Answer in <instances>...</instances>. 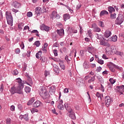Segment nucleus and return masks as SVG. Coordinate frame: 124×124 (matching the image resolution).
Returning <instances> with one entry per match:
<instances>
[{"label": "nucleus", "instance_id": "nucleus-1", "mask_svg": "<svg viewBox=\"0 0 124 124\" xmlns=\"http://www.w3.org/2000/svg\"><path fill=\"white\" fill-rule=\"evenodd\" d=\"M39 93L43 99L48 100L50 98V94H49L48 91L45 90L44 86H41L40 87Z\"/></svg>", "mask_w": 124, "mask_h": 124}, {"label": "nucleus", "instance_id": "nucleus-2", "mask_svg": "<svg viewBox=\"0 0 124 124\" xmlns=\"http://www.w3.org/2000/svg\"><path fill=\"white\" fill-rule=\"evenodd\" d=\"M10 92L12 94H15V93H18V94H23V86H21L20 87L18 86L16 87L15 86H13L9 90Z\"/></svg>", "mask_w": 124, "mask_h": 124}, {"label": "nucleus", "instance_id": "nucleus-3", "mask_svg": "<svg viewBox=\"0 0 124 124\" xmlns=\"http://www.w3.org/2000/svg\"><path fill=\"white\" fill-rule=\"evenodd\" d=\"M6 18L7 19V24L11 27L13 26V17L11 13L6 12Z\"/></svg>", "mask_w": 124, "mask_h": 124}, {"label": "nucleus", "instance_id": "nucleus-4", "mask_svg": "<svg viewBox=\"0 0 124 124\" xmlns=\"http://www.w3.org/2000/svg\"><path fill=\"white\" fill-rule=\"evenodd\" d=\"M124 17L122 14L118 15V17L116 18L115 20V24L116 25H122L123 23H124Z\"/></svg>", "mask_w": 124, "mask_h": 124}, {"label": "nucleus", "instance_id": "nucleus-5", "mask_svg": "<svg viewBox=\"0 0 124 124\" xmlns=\"http://www.w3.org/2000/svg\"><path fill=\"white\" fill-rule=\"evenodd\" d=\"M105 103L107 107H109L112 103H113V100L109 96L105 97Z\"/></svg>", "mask_w": 124, "mask_h": 124}, {"label": "nucleus", "instance_id": "nucleus-6", "mask_svg": "<svg viewBox=\"0 0 124 124\" xmlns=\"http://www.w3.org/2000/svg\"><path fill=\"white\" fill-rule=\"evenodd\" d=\"M116 92L120 93V94H124V85L116 86Z\"/></svg>", "mask_w": 124, "mask_h": 124}, {"label": "nucleus", "instance_id": "nucleus-7", "mask_svg": "<svg viewBox=\"0 0 124 124\" xmlns=\"http://www.w3.org/2000/svg\"><path fill=\"white\" fill-rule=\"evenodd\" d=\"M42 13V11L41 10V7H37L35 8V14L36 16H40V14Z\"/></svg>", "mask_w": 124, "mask_h": 124}, {"label": "nucleus", "instance_id": "nucleus-8", "mask_svg": "<svg viewBox=\"0 0 124 124\" xmlns=\"http://www.w3.org/2000/svg\"><path fill=\"white\" fill-rule=\"evenodd\" d=\"M106 53L108 56H111L112 54V49H111V46H107L106 48Z\"/></svg>", "mask_w": 124, "mask_h": 124}, {"label": "nucleus", "instance_id": "nucleus-9", "mask_svg": "<svg viewBox=\"0 0 124 124\" xmlns=\"http://www.w3.org/2000/svg\"><path fill=\"white\" fill-rule=\"evenodd\" d=\"M107 41H113L114 42H116L118 39V37H117V35L112 36V37H110V38H108V39H105Z\"/></svg>", "mask_w": 124, "mask_h": 124}, {"label": "nucleus", "instance_id": "nucleus-10", "mask_svg": "<svg viewBox=\"0 0 124 124\" xmlns=\"http://www.w3.org/2000/svg\"><path fill=\"white\" fill-rule=\"evenodd\" d=\"M100 45L105 46L106 47H110V45L108 42H105L104 40H100L99 41Z\"/></svg>", "mask_w": 124, "mask_h": 124}, {"label": "nucleus", "instance_id": "nucleus-11", "mask_svg": "<svg viewBox=\"0 0 124 124\" xmlns=\"http://www.w3.org/2000/svg\"><path fill=\"white\" fill-rule=\"evenodd\" d=\"M56 86L53 85L49 87V92L51 94H55V92H56Z\"/></svg>", "mask_w": 124, "mask_h": 124}, {"label": "nucleus", "instance_id": "nucleus-12", "mask_svg": "<svg viewBox=\"0 0 124 124\" xmlns=\"http://www.w3.org/2000/svg\"><path fill=\"white\" fill-rule=\"evenodd\" d=\"M76 84L78 86H80L83 84V78H76Z\"/></svg>", "mask_w": 124, "mask_h": 124}, {"label": "nucleus", "instance_id": "nucleus-13", "mask_svg": "<svg viewBox=\"0 0 124 124\" xmlns=\"http://www.w3.org/2000/svg\"><path fill=\"white\" fill-rule=\"evenodd\" d=\"M111 34H112V33L111 32V31L109 30H107L105 32L104 36V37L108 39V37H110V36H111Z\"/></svg>", "mask_w": 124, "mask_h": 124}, {"label": "nucleus", "instance_id": "nucleus-14", "mask_svg": "<svg viewBox=\"0 0 124 124\" xmlns=\"http://www.w3.org/2000/svg\"><path fill=\"white\" fill-rule=\"evenodd\" d=\"M16 83H18V87L21 88V86H22L23 89H24V83L22 82V79L20 78H16Z\"/></svg>", "mask_w": 124, "mask_h": 124}, {"label": "nucleus", "instance_id": "nucleus-15", "mask_svg": "<svg viewBox=\"0 0 124 124\" xmlns=\"http://www.w3.org/2000/svg\"><path fill=\"white\" fill-rule=\"evenodd\" d=\"M59 15L57 14V12L56 11H54L52 12L51 15H50V17L51 19H54L55 18H58Z\"/></svg>", "mask_w": 124, "mask_h": 124}, {"label": "nucleus", "instance_id": "nucleus-16", "mask_svg": "<svg viewBox=\"0 0 124 124\" xmlns=\"http://www.w3.org/2000/svg\"><path fill=\"white\" fill-rule=\"evenodd\" d=\"M42 103L40 101H36L33 104V106L35 108H38L41 105Z\"/></svg>", "mask_w": 124, "mask_h": 124}, {"label": "nucleus", "instance_id": "nucleus-17", "mask_svg": "<svg viewBox=\"0 0 124 124\" xmlns=\"http://www.w3.org/2000/svg\"><path fill=\"white\" fill-rule=\"evenodd\" d=\"M63 18L64 19V21H66L67 20H69V19H70V15L69 14H66L63 15Z\"/></svg>", "mask_w": 124, "mask_h": 124}, {"label": "nucleus", "instance_id": "nucleus-18", "mask_svg": "<svg viewBox=\"0 0 124 124\" xmlns=\"http://www.w3.org/2000/svg\"><path fill=\"white\" fill-rule=\"evenodd\" d=\"M13 5H14V7H15V8H19L20 6H21V3L17 1L14 2L13 3Z\"/></svg>", "mask_w": 124, "mask_h": 124}, {"label": "nucleus", "instance_id": "nucleus-19", "mask_svg": "<svg viewBox=\"0 0 124 124\" xmlns=\"http://www.w3.org/2000/svg\"><path fill=\"white\" fill-rule=\"evenodd\" d=\"M57 33L60 36H62L64 35V32L63 29L57 30Z\"/></svg>", "mask_w": 124, "mask_h": 124}, {"label": "nucleus", "instance_id": "nucleus-20", "mask_svg": "<svg viewBox=\"0 0 124 124\" xmlns=\"http://www.w3.org/2000/svg\"><path fill=\"white\" fill-rule=\"evenodd\" d=\"M41 30H44L46 31H49V27L43 25L41 27Z\"/></svg>", "mask_w": 124, "mask_h": 124}, {"label": "nucleus", "instance_id": "nucleus-21", "mask_svg": "<svg viewBox=\"0 0 124 124\" xmlns=\"http://www.w3.org/2000/svg\"><path fill=\"white\" fill-rule=\"evenodd\" d=\"M111 52L112 55L114 54H116V53H117V48H116V47L114 46H111Z\"/></svg>", "mask_w": 124, "mask_h": 124}, {"label": "nucleus", "instance_id": "nucleus-22", "mask_svg": "<svg viewBox=\"0 0 124 124\" xmlns=\"http://www.w3.org/2000/svg\"><path fill=\"white\" fill-rule=\"evenodd\" d=\"M95 80V75H94V76L93 77H92L90 79H89L88 80V83L89 84H91L92 82H94V81Z\"/></svg>", "mask_w": 124, "mask_h": 124}, {"label": "nucleus", "instance_id": "nucleus-23", "mask_svg": "<svg viewBox=\"0 0 124 124\" xmlns=\"http://www.w3.org/2000/svg\"><path fill=\"white\" fill-rule=\"evenodd\" d=\"M69 117L71 118L72 120H76V117L75 116V113L73 112L70 113L69 114Z\"/></svg>", "mask_w": 124, "mask_h": 124}, {"label": "nucleus", "instance_id": "nucleus-24", "mask_svg": "<svg viewBox=\"0 0 124 124\" xmlns=\"http://www.w3.org/2000/svg\"><path fill=\"white\" fill-rule=\"evenodd\" d=\"M108 14V12L106 10L102 11L100 13V17H102V16H104V15H107Z\"/></svg>", "mask_w": 124, "mask_h": 124}, {"label": "nucleus", "instance_id": "nucleus-25", "mask_svg": "<svg viewBox=\"0 0 124 124\" xmlns=\"http://www.w3.org/2000/svg\"><path fill=\"white\" fill-rule=\"evenodd\" d=\"M34 101V98L33 97L29 101V102L27 103V105H28V106H30V105H31V104L33 103Z\"/></svg>", "mask_w": 124, "mask_h": 124}, {"label": "nucleus", "instance_id": "nucleus-26", "mask_svg": "<svg viewBox=\"0 0 124 124\" xmlns=\"http://www.w3.org/2000/svg\"><path fill=\"white\" fill-rule=\"evenodd\" d=\"M108 10L110 13L115 12V9L113 7H111V6L108 7Z\"/></svg>", "mask_w": 124, "mask_h": 124}, {"label": "nucleus", "instance_id": "nucleus-27", "mask_svg": "<svg viewBox=\"0 0 124 124\" xmlns=\"http://www.w3.org/2000/svg\"><path fill=\"white\" fill-rule=\"evenodd\" d=\"M23 118L25 121H28L29 120V115L28 114H25V115H24L23 116H21V119L22 120V119H23Z\"/></svg>", "mask_w": 124, "mask_h": 124}, {"label": "nucleus", "instance_id": "nucleus-28", "mask_svg": "<svg viewBox=\"0 0 124 124\" xmlns=\"http://www.w3.org/2000/svg\"><path fill=\"white\" fill-rule=\"evenodd\" d=\"M94 31H97V32H100V31H101V30L98 27L95 26L94 27Z\"/></svg>", "mask_w": 124, "mask_h": 124}, {"label": "nucleus", "instance_id": "nucleus-29", "mask_svg": "<svg viewBox=\"0 0 124 124\" xmlns=\"http://www.w3.org/2000/svg\"><path fill=\"white\" fill-rule=\"evenodd\" d=\"M101 95L103 96V94H100L99 92L96 93V97H98V98H100L101 100H102V98H101Z\"/></svg>", "mask_w": 124, "mask_h": 124}, {"label": "nucleus", "instance_id": "nucleus-30", "mask_svg": "<svg viewBox=\"0 0 124 124\" xmlns=\"http://www.w3.org/2000/svg\"><path fill=\"white\" fill-rule=\"evenodd\" d=\"M31 112L32 114H34V113H37L38 112V109L35 108H32L31 109Z\"/></svg>", "mask_w": 124, "mask_h": 124}, {"label": "nucleus", "instance_id": "nucleus-31", "mask_svg": "<svg viewBox=\"0 0 124 124\" xmlns=\"http://www.w3.org/2000/svg\"><path fill=\"white\" fill-rule=\"evenodd\" d=\"M88 51L89 53H90V54H93V48L91 46L88 47Z\"/></svg>", "mask_w": 124, "mask_h": 124}, {"label": "nucleus", "instance_id": "nucleus-32", "mask_svg": "<svg viewBox=\"0 0 124 124\" xmlns=\"http://www.w3.org/2000/svg\"><path fill=\"white\" fill-rule=\"evenodd\" d=\"M109 81L111 85L115 84L116 83V79H114L113 78H110Z\"/></svg>", "mask_w": 124, "mask_h": 124}, {"label": "nucleus", "instance_id": "nucleus-33", "mask_svg": "<svg viewBox=\"0 0 124 124\" xmlns=\"http://www.w3.org/2000/svg\"><path fill=\"white\" fill-rule=\"evenodd\" d=\"M83 67L84 68H89V67H90V64L89 63L84 62L83 63Z\"/></svg>", "mask_w": 124, "mask_h": 124}, {"label": "nucleus", "instance_id": "nucleus-34", "mask_svg": "<svg viewBox=\"0 0 124 124\" xmlns=\"http://www.w3.org/2000/svg\"><path fill=\"white\" fill-rule=\"evenodd\" d=\"M59 65H60V67L63 70H64V69H65V66L64 65V64H63V63H62V62L59 63Z\"/></svg>", "mask_w": 124, "mask_h": 124}, {"label": "nucleus", "instance_id": "nucleus-35", "mask_svg": "<svg viewBox=\"0 0 124 124\" xmlns=\"http://www.w3.org/2000/svg\"><path fill=\"white\" fill-rule=\"evenodd\" d=\"M25 92H26L27 93H30L31 92V88L27 86L25 88Z\"/></svg>", "mask_w": 124, "mask_h": 124}, {"label": "nucleus", "instance_id": "nucleus-36", "mask_svg": "<svg viewBox=\"0 0 124 124\" xmlns=\"http://www.w3.org/2000/svg\"><path fill=\"white\" fill-rule=\"evenodd\" d=\"M57 107L58 109H60V110H63V105L62 104H59Z\"/></svg>", "mask_w": 124, "mask_h": 124}, {"label": "nucleus", "instance_id": "nucleus-37", "mask_svg": "<svg viewBox=\"0 0 124 124\" xmlns=\"http://www.w3.org/2000/svg\"><path fill=\"white\" fill-rule=\"evenodd\" d=\"M65 60L67 62H70L71 61V58L68 57V56L66 55L65 57Z\"/></svg>", "mask_w": 124, "mask_h": 124}, {"label": "nucleus", "instance_id": "nucleus-38", "mask_svg": "<svg viewBox=\"0 0 124 124\" xmlns=\"http://www.w3.org/2000/svg\"><path fill=\"white\" fill-rule=\"evenodd\" d=\"M95 37H96V38H97V39H99L100 40L102 39V35L100 34H96Z\"/></svg>", "mask_w": 124, "mask_h": 124}, {"label": "nucleus", "instance_id": "nucleus-39", "mask_svg": "<svg viewBox=\"0 0 124 124\" xmlns=\"http://www.w3.org/2000/svg\"><path fill=\"white\" fill-rule=\"evenodd\" d=\"M88 34L90 38H92L93 37V34H92V30H89L88 31Z\"/></svg>", "mask_w": 124, "mask_h": 124}, {"label": "nucleus", "instance_id": "nucleus-40", "mask_svg": "<svg viewBox=\"0 0 124 124\" xmlns=\"http://www.w3.org/2000/svg\"><path fill=\"white\" fill-rule=\"evenodd\" d=\"M98 25L101 27V28H104V23L102 21H99Z\"/></svg>", "mask_w": 124, "mask_h": 124}, {"label": "nucleus", "instance_id": "nucleus-41", "mask_svg": "<svg viewBox=\"0 0 124 124\" xmlns=\"http://www.w3.org/2000/svg\"><path fill=\"white\" fill-rule=\"evenodd\" d=\"M116 55L118 56H120L121 57H123V55H124V53L120 51H116Z\"/></svg>", "mask_w": 124, "mask_h": 124}, {"label": "nucleus", "instance_id": "nucleus-42", "mask_svg": "<svg viewBox=\"0 0 124 124\" xmlns=\"http://www.w3.org/2000/svg\"><path fill=\"white\" fill-rule=\"evenodd\" d=\"M53 70L55 73H60V69L58 68H54Z\"/></svg>", "mask_w": 124, "mask_h": 124}, {"label": "nucleus", "instance_id": "nucleus-43", "mask_svg": "<svg viewBox=\"0 0 124 124\" xmlns=\"http://www.w3.org/2000/svg\"><path fill=\"white\" fill-rule=\"evenodd\" d=\"M34 44L36 47H39L40 46V42L39 41H36L35 42Z\"/></svg>", "mask_w": 124, "mask_h": 124}, {"label": "nucleus", "instance_id": "nucleus-44", "mask_svg": "<svg viewBox=\"0 0 124 124\" xmlns=\"http://www.w3.org/2000/svg\"><path fill=\"white\" fill-rule=\"evenodd\" d=\"M117 14L116 13H114L110 15V18L111 19H116V16Z\"/></svg>", "mask_w": 124, "mask_h": 124}, {"label": "nucleus", "instance_id": "nucleus-45", "mask_svg": "<svg viewBox=\"0 0 124 124\" xmlns=\"http://www.w3.org/2000/svg\"><path fill=\"white\" fill-rule=\"evenodd\" d=\"M66 110H67V111H68L69 113H73V110L71 109V108H70V107H68V108H67Z\"/></svg>", "mask_w": 124, "mask_h": 124}, {"label": "nucleus", "instance_id": "nucleus-46", "mask_svg": "<svg viewBox=\"0 0 124 124\" xmlns=\"http://www.w3.org/2000/svg\"><path fill=\"white\" fill-rule=\"evenodd\" d=\"M19 72H18V70H15L12 71V74L13 75H18Z\"/></svg>", "mask_w": 124, "mask_h": 124}, {"label": "nucleus", "instance_id": "nucleus-47", "mask_svg": "<svg viewBox=\"0 0 124 124\" xmlns=\"http://www.w3.org/2000/svg\"><path fill=\"white\" fill-rule=\"evenodd\" d=\"M27 17H32V13L31 12H28L27 14Z\"/></svg>", "mask_w": 124, "mask_h": 124}, {"label": "nucleus", "instance_id": "nucleus-48", "mask_svg": "<svg viewBox=\"0 0 124 124\" xmlns=\"http://www.w3.org/2000/svg\"><path fill=\"white\" fill-rule=\"evenodd\" d=\"M11 124V119L10 118H8L6 119V124Z\"/></svg>", "mask_w": 124, "mask_h": 124}, {"label": "nucleus", "instance_id": "nucleus-49", "mask_svg": "<svg viewBox=\"0 0 124 124\" xmlns=\"http://www.w3.org/2000/svg\"><path fill=\"white\" fill-rule=\"evenodd\" d=\"M48 75H50V72L47 71H45V76L46 77H47V76H48Z\"/></svg>", "mask_w": 124, "mask_h": 124}, {"label": "nucleus", "instance_id": "nucleus-50", "mask_svg": "<svg viewBox=\"0 0 124 124\" xmlns=\"http://www.w3.org/2000/svg\"><path fill=\"white\" fill-rule=\"evenodd\" d=\"M53 53H54V56H55V57L58 56V50H57V49H54V50H53Z\"/></svg>", "mask_w": 124, "mask_h": 124}, {"label": "nucleus", "instance_id": "nucleus-51", "mask_svg": "<svg viewBox=\"0 0 124 124\" xmlns=\"http://www.w3.org/2000/svg\"><path fill=\"white\" fill-rule=\"evenodd\" d=\"M20 52H21V50H20V48H16L15 50L16 54H20Z\"/></svg>", "mask_w": 124, "mask_h": 124}, {"label": "nucleus", "instance_id": "nucleus-52", "mask_svg": "<svg viewBox=\"0 0 124 124\" xmlns=\"http://www.w3.org/2000/svg\"><path fill=\"white\" fill-rule=\"evenodd\" d=\"M10 109L11 110V111H15V106L12 105L11 106L10 108Z\"/></svg>", "mask_w": 124, "mask_h": 124}, {"label": "nucleus", "instance_id": "nucleus-53", "mask_svg": "<svg viewBox=\"0 0 124 124\" xmlns=\"http://www.w3.org/2000/svg\"><path fill=\"white\" fill-rule=\"evenodd\" d=\"M101 69H102V68H101V67L100 66L97 67V69H96L97 72H100V71H101Z\"/></svg>", "mask_w": 124, "mask_h": 124}, {"label": "nucleus", "instance_id": "nucleus-54", "mask_svg": "<svg viewBox=\"0 0 124 124\" xmlns=\"http://www.w3.org/2000/svg\"><path fill=\"white\" fill-rule=\"evenodd\" d=\"M12 11H13V12H14L15 13H17V12H19V10L14 8H13L12 9Z\"/></svg>", "mask_w": 124, "mask_h": 124}, {"label": "nucleus", "instance_id": "nucleus-55", "mask_svg": "<svg viewBox=\"0 0 124 124\" xmlns=\"http://www.w3.org/2000/svg\"><path fill=\"white\" fill-rule=\"evenodd\" d=\"M42 13H44V12H46V8L45 7H43V8H41Z\"/></svg>", "mask_w": 124, "mask_h": 124}, {"label": "nucleus", "instance_id": "nucleus-56", "mask_svg": "<svg viewBox=\"0 0 124 124\" xmlns=\"http://www.w3.org/2000/svg\"><path fill=\"white\" fill-rule=\"evenodd\" d=\"M90 78H91V76H86L84 77V80L86 81V80H88V79H90Z\"/></svg>", "mask_w": 124, "mask_h": 124}, {"label": "nucleus", "instance_id": "nucleus-57", "mask_svg": "<svg viewBox=\"0 0 124 124\" xmlns=\"http://www.w3.org/2000/svg\"><path fill=\"white\" fill-rule=\"evenodd\" d=\"M108 89H109V90H112V84L110 83H108Z\"/></svg>", "mask_w": 124, "mask_h": 124}, {"label": "nucleus", "instance_id": "nucleus-58", "mask_svg": "<svg viewBox=\"0 0 124 124\" xmlns=\"http://www.w3.org/2000/svg\"><path fill=\"white\" fill-rule=\"evenodd\" d=\"M63 93H68V89L67 88L64 89Z\"/></svg>", "mask_w": 124, "mask_h": 124}, {"label": "nucleus", "instance_id": "nucleus-59", "mask_svg": "<svg viewBox=\"0 0 124 124\" xmlns=\"http://www.w3.org/2000/svg\"><path fill=\"white\" fill-rule=\"evenodd\" d=\"M81 6H82V4H81V3H79L77 5V9H79V8H80V7H81Z\"/></svg>", "mask_w": 124, "mask_h": 124}, {"label": "nucleus", "instance_id": "nucleus-60", "mask_svg": "<svg viewBox=\"0 0 124 124\" xmlns=\"http://www.w3.org/2000/svg\"><path fill=\"white\" fill-rule=\"evenodd\" d=\"M17 108L18 109H19V110H22V109H23V108L22 107V105H20V104H19L18 106H17Z\"/></svg>", "mask_w": 124, "mask_h": 124}, {"label": "nucleus", "instance_id": "nucleus-61", "mask_svg": "<svg viewBox=\"0 0 124 124\" xmlns=\"http://www.w3.org/2000/svg\"><path fill=\"white\" fill-rule=\"evenodd\" d=\"M22 27H23V23H19L18 28L19 29H22Z\"/></svg>", "mask_w": 124, "mask_h": 124}, {"label": "nucleus", "instance_id": "nucleus-62", "mask_svg": "<svg viewBox=\"0 0 124 124\" xmlns=\"http://www.w3.org/2000/svg\"><path fill=\"white\" fill-rule=\"evenodd\" d=\"M52 113H53V114H55V115H58V113H57L56 112V109H52Z\"/></svg>", "mask_w": 124, "mask_h": 124}, {"label": "nucleus", "instance_id": "nucleus-63", "mask_svg": "<svg viewBox=\"0 0 124 124\" xmlns=\"http://www.w3.org/2000/svg\"><path fill=\"white\" fill-rule=\"evenodd\" d=\"M119 36H120V37L124 38V33H122L119 34Z\"/></svg>", "mask_w": 124, "mask_h": 124}, {"label": "nucleus", "instance_id": "nucleus-64", "mask_svg": "<svg viewBox=\"0 0 124 124\" xmlns=\"http://www.w3.org/2000/svg\"><path fill=\"white\" fill-rule=\"evenodd\" d=\"M0 92H2L3 91V84H1L0 88Z\"/></svg>", "mask_w": 124, "mask_h": 124}]
</instances>
